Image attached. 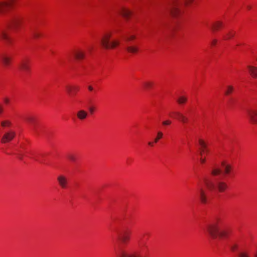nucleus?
I'll return each mask as SVG.
<instances>
[{
    "label": "nucleus",
    "mask_w": 257,
    "mask_h": 257,
    "mask_svg": "<svg viewBox=\"0 0 257 257\" xmlns=\"http://www.w3.org/2000/svg\"><path fill=\"white\" fill-rule=\"evenodd\" d=\"M253 256H254V257H257V249H256V250L254 253Z\"/></svg>",
    "instance_id": "46"
},
{
    "label": "nucleus",
    "mask_w": 257,
    "mask_h": 257,
    "mask_svg": "<svg viewBox=\"0 0 257 257\" xmlns=\"http://www.w3.org/2000/svg\"><path fill=\"white\" fill-rule=\"evenodd\" d=\"M16 136V133L15 131L10 130L6 132L3 136L1 142L3 144L9 143L12 141Z\"/></svg>",
    "instance_id": "5"
},
{
    "label": "nucleus",
    "mask_w": 257,
    "mask_h": 257,
    "mask_svg": "<svg viewBox=\"0 0 257 257\" xmlns=\"http://www.w3.org/2000/svg\"><path fill=\"white\" fill-rule=\"evenodd\" d=\"M193 0H182L180 2L178 0L173 1L168 7V10L174 16H176L179 13V7L183 4L185 5H188L193 2Z\"/></svg>",
    "instance_id": "4"
},
{
    "label": "nucleus",
    "mask_w": 257,
    "mask_h": 257,
    "mask_svg": "<svg viewBox=\"0 0 257 257\" xmlns=\"http://www.w3.org/2000/svg\"><path fill=\"white\" fill-rule=\"evenodd\" d=\"M221 171L218 167L213 166L210 169V175L213 177H215L220 174Z\"/></svg>",
    "instance_id": "19"
},
{
    "label": "nucleus",
    "mask_w": 257,
    "mask_h": 257,
    "mask_svg": "<svg viewBox=\"0 0 257 257\" xmlns=\"http://www.w3.org/2000/svg\"><path fill=\"white\" fill-rule=\"evenodd\" d=\"M57 179L60 186L62 188H67L68 185V181L66 177L63 175H61L58 177Z\"/></svg>",
    "instance_id": "14"
},
{
    "label": "nucleus",
    "mask_w": 257,
    "mask_h": 257,
    "mask_svg": "<svg viewBox=\"0 0 257 257\" xmlns=\"http://www.w3.org/2000/svg\"><path fill=\"white\" fill-rule=\"evenodd\" d=\"M234 35V32H229L228 33H227L226 34V37H224V39H230V38H232V37H233Z\"/></svg>",
    "instance_id": "35"
},
{
    "label": "nucleus",
    "mask_w": 257,
    "mask_h": 257,
    "mask_svg": "<svg viewBox=\"0 0 257 257\" xmlns=\"http://www.w3.org/2000/svg\"><path fill=\"white\" fill-rule=\"evenodd\" d=\"M148 145L151 147H153V143L151 142H150L148 143Z\"/></svg>",
    "instance_id": "45"
},
{
    "label": "nucleus",
    "mask_w": 257,
    "mask_h": 257,
    "mask_svg": "<svg viewBox=\"0 0 257 257\" xmlns=\"http://www.w3.org/2000/svg\"><path fill=\"white\" fill-rule=\"evenodd\" d=\"M117 257H142L136 252L128 253L124 250L121 249L117 253Z\"/></svg>",
    "instance_id": "12"
},
{
    "label": "nucleus",
    "mask_w": 257,
    "mask_h": 257,
    "mask_svg": "<svg viewBox=\"0 0 257 257\" xmlns=\"http://www.w3.org/2000/svg\"><path fill=\"white\" fill-rule=\"evenodd\" d=\"M4 100L5 103H6V104H8L9 103V102H10L9 99L7 98V97L5 98L4 99Z\"/></svg>",
    "instance_id": "41"
},
{
    "label": "nucleus",
    "mask_w": 257,
    "mask_h": 257,
    "mask_svg": "<svg viewBox=\"0 0 257 257\" xmlns=\"http://www.w3.org/2000/svg\"><path fill=\"white\" fill-rule=\"evenodd\" d=\"M203 181L206 187L210 192L214 191L221 193L224 192L228 188L225 182L218 179L212 181L207 178H204Z\"/></svg>",
    "instance_id": "2"
},
{
    "label": "nucleus",
    "mask_w": 257,
    "mask_h": 257,
    "mask_svg": "<svg viewBox=\"0 0 257 257\" xmlns=\"http://www.w3.org/2000/svg\"><path fill=\"white\" fill-rule=\"evenodd\" d=\"M256 60H257V58H256Z\"/></svg>",
    "instance_id": "50"
},
{
    "label": "nucleus",
    "mask_w": 257,
    "mask_h": 257,
    "mask_svg": "<svg viewBox=\"0 0 257 257\" xmlns=\"http://www.w3.org/2000/svg\"><path fill=\"white\" fill-rule=\"evenodd\" d=\"M88 89L90 91H92L94 90L93 87L91 85H89L88 86Z\"/></svg>",
    "instance_id": "43"
},
{
    "label": "nucleus",
    "mask_w": 257,
    "mask_h": 257,
    "mask_svg": "<svg viewBox=\"0 0 257 257\" xmlns=\"http://www.w3.org/2000/svg\"><path fill=\"white\" fill-rule=\"evenodd\" d=\"M75 58L76 60H80L85 58V53L81 50H77L73 53Z\"/></svg>",
    "instance_id": "15"
},
{
    "label": "nucleus",
    "mask_w": 257,
    "mask_h": 257,
    "mask_svg": "<svg viewBox=\"0 0 257 257\" xmlns=\"http://www.w3.org/2000/svg\"><path fill=\"white\" fill-rule=\"evenodd\" d=\"M205 230L213 238L217 236L220 238H227L231 232L230 228L224 225L220 217H215L206 225Z\"/></svg>",
    "instance_id": "1"
},
{
    "label": "nucleus",
    "mask_w": 257,
    "mask_h": 257,
    "mask_svg": "<svg viewBox=\"0 0 257 257\" xmlns=\"http://www.w3.org/2000/svg\"><path fill=\"white\" fill-rule=\"evenodd\" d=\"M22 19L20 17L14 18L10 24V27L14 30H17L20 26L22 22Z\"/></svg>",
    "instance_id": "10"
},
{
    "label": "nucleus",
    "mask_w": 257,
    "mask_h": 257,
    "mask_svg": "<svg viewBox=\"0 0 257 257\" xmlns=\"http://www.w3.org/2000/svg\"><path fill=\"white\" fill-rule=\"evenodd\" d=\"M203 153H204L203 150H201L200 152V155L201 156H202Z\"/></svg>",
    "instance_id": "47"
},
{
    "label": "nucleus",
    "mask_w": 257,
    "mask_h": 257,
    "mask_svg": "<svg viewBox=\"0 0 257 257\" xmlns=\"http://www.w3.org/2000/svg\"><path fill=\"white\" fill-rule=\"evenodd\" d=\"M238 257H250L249 253L245 251H241L238 253Z\"/></svg>",
    "instance_id": "32"
},
{
    "label": "nucleus",
    "mask_w": 257,
    "mask_h": 257,
    "mask_svg": "<svg viewBox=\"0 0 257 257\" xmlns=\"http://www.w3.org/2000/svg\"><path fill=\"white\" fill-rule=\"evenodd\" d=\"M197 195L201 203L206 204L208 202L207 192L202 187L198 189Z\"/></svg>",
    "instance_id": "7"
},
{
    "label": "nucleus",
    "mask_w": 257,
    "mask_h": 257,
    "mask_svg": "<svg viewBox=\"0 0 257 257\" xmlns=\"http://www.w3.org/2000/svg\"><path fill=\"white\" fill-rule=\"evenodd\" d=\"M120 13L125 19H128L132 14V12L130 10L125 8H122Z\"/></svg>",
    "instance_id": "24"
},
{
    "label": "nucleus",
    "mask_w": 257,
    "mask_h": 257,
    "mask_svg": "<svg viewBox=\"0 0 257 257\" xmlns=\"http://www.w3.org/2000/svg\"><path fill=\"white\" fill-rule=\"evenodd\" d=\"M25 120L28 123H29L30 125H31L32 126V129L34 131L37 132V129L35 125V118L32 116H28V117H26Z\"/></svg>",
    "instance_id": "20"
},
{
    "label": "nucleus",
    "mask_w": 257,
    "mask_h": 257,
    "mask_svg": "<svg viewBox=\"0 0 257 257\" xmlns=\"http://www.w3.org/2000/svg\"><path fill=\"white\" fill-rule=\"evenodd\" d=\"M18 157L19 158V159H20V160H22V158H23L22 156H21V155H19Z\"/></svg>",
    "instance_id": "48"
},
{
    "label": "nucleus",
    "mask_w": 257,
    "mask_h": 257,
    "mask_svg": "<svg viewBox=\"0 0 257 257\" xmlns=\"http://www.w3.org/2000/svg\"><path fill=\"white\" fill-rule=\"evenodd\" d=\"M247 8H248V9H250V7H249V6H248V7H247Z\"/></svg>",
    "instance_id": "49"
},
{
    "label": "nucleus",
    "mask_w": 257,
    "mask_h": 257,
    "mask_svg": "<svg viewBox=\"0 0 257 257\" xmlns=\"http://www.w3.org/2000/svg\"><path fill=\"white\" fill-rule=\"evenodd\" d=\"M222 26V23L221 22H216L214 23L211 27V29L213 31L218 30Z\"/></svg>",
    "instance_id": "27"
},
{
    "label": "nucleus",
    "mask_w": 257,
    "mask_h": 257,
    "mask_svg": "<svg viewBox=\"0 0 257 257\" xmlns=\"http://www.w3.org/2000/svg\"><path fill=\"white\" fill-rule=\"evenodd\" d=\"M0 39L5 41L7 42H10V38L6 30H0Z\"/></svg>",
    "instance_id": "21"
},
{
    "label": "nucleus",
    "mask_w": 257,
    "mask_h": 257,
    "mask_svg": "<svg viewBox=\"0 0 257 257\" xmlns=\"http://www.w3.org/2000/svg\"><path fill=\"white\" fill-rule=\"evenodd\" d=\"M221 166L224 168V173L225 174H228L231 170V166L229 164H226L224 162H221Z\"/></svg>",
    "instance_id": "23"
},
{
    "label": "nucleus",
    "mask_w": 257,
    "mask_h": 257,
    "mask_svg": "<svg viewBox=\"0 0 257 257\" xmlns=\"http://www.w3.org/2000/svg\"><path fill=\"white\" fill-rule=\"evenodd\" d=\"M230 248L232 251H235L238 248V245L236 243H233L230 245Z\"/></svg>",
    "instance_id": "34"
},
{
    "label": "nucleus",
    "mask_w": 257,
    "mask_h": 257,
    "mask_svg": "<svg viewBox=\"0 0 257 257\" xmlns=\"http://www.w3.org/2000/svg\"><path fill=\"white\" fill-rule=\"evenodd\" d=\"M0 61L5 67H8L11 62V58L6 54H2L0 57Z\"/></svg>",
    "instance_id": "13"
},
{
    "label": "nucleus",
    "mask_w": 257,
    "mask_h": 257,
    "mask_svg": "<svg viewBox=\"0 0 257 257\" xmlns=\"http://www.w3.org/2000/svg\"><path fill=\"white\" fill-rule=\"evenodd\" d=\"M88 115V112L84 110L80 109L77 113V116L80 120H83L86 119Z\"/></svg>",
    "instance_id": "18"
},
{
    "label": "nucleus",
    "mask_w": 257,
    "mask_h": 257,
    "mask_svg": "<svg viewBox=\"0 0 257 257\" xmlns=\"http://www.w3.org/2000/svg\"><path fill=\"white\" fill-rule=\"evenodd\" d=\"M153 82H145L144 84L145 86L147 88H151L153 86Z\"/></svg>",
    "instance_id": "37"
},
{
    "label": "nucleus",
    "mask_w": 257,
    "mask_h": 257,
    "mask_svg": "<svg viewBox=\"0 0 257 257\" xmlns=\"http://www.w3.org/2000/svg\"><path fill=\"white\" fill-rule=\"evenodd\" d=\"M187 100V98L184 96H181L179 97V98L177 99V102L180 104H182L186 102Z\"/></svg>",
    "instance_id": "28"
},
{
    "label": "nucleus",
    "mask_w": 257,
    "mask_h": 257,
    "mask_svg": "<svg viewBox=\"0 0 257 257\" xmlns=\"http://www.w3.org/2000/svg\"><path fill=\"white\" fill-rule=\"evenodd\" d=\"M246 113L252 123H257V110L247 109L246 110Z\"/></svg>",
    "instance_id": "9"
},
{
    "label": "nucleus",
    "mask_w": 257,
    "mask_h": 257,
    "mask_svg": "<svg viewBox=\"0 0 257 257\" xmlns=\"http://www.w3.org/2000/svg\"><path fill=\"white\" fill-rule=\"evenodd\" d=\"M20 70L24 73H29L31 70L30 61L29 59H23L19 66Z\"/></svg>",
    "instance_id": "6"
},
{
    "label": "nucleus",
    "mask_w": 257,
    "mask_h": 257,
    "mask_svg": "<svg viewBox=\"0 0 257 257\" xmlns=\"http://www.w3.org/2000/svg\"><path fill=\"white\" fill-rule=\"evenodd\" d=\"M200 161L201 163L204 164V163H205V162L206 161V159L205 158H201L200 159Z\"/></svg>",
    "instance_id": "40"
},
{
    "label": "nucleus",
    "mask_w": 257,
    "mask_h": 257,
    "mask_svg": "<svg viewBox=\"0 0 257 257\" xmlns=\"http://www.w3.org/2000/svg\"><path fill=\"white\" fill-rule=\"evenodd\" d=\"M217 43V40H215V39H214L212 41L211 43V44L212 45V46H214L216 44V43Z\"/></svg>",
    "instance_id": "42"
},
{
    "label": "nucleus",
    "mask_w": 257,
    "mask_h": 257,
    "mask_svg": "<svg viewBox=\"0 0 257 257\" xmlns=\"http://www.w3.org/2000/svg\"><path fill=\"white\" fill-rule=\"evenodd\" d=\"M32 35L34 38L37 39L41 36V34L36 31H34L32 32Z\"/></svg>",
    "instance_id": "33"
},
{
    "label": "nucleus",
    "mask_w": 257,
    "mask_h": 257,
    "mask_svg": "<svg viewBox=\"0 0 257 257\" xmlns=\"http://www.w3.org/2000/svg\"><path fill=\"white\" fill-rule=\"evenodd\" d=\"M136 39V37L134 35H130L128 36L126 38V40L128 41L133 40Z\"/></svg>",
    "instance_id": "39"
},
{
    "label": "nucleus",
    "mask_w": 257,
    "mask_h": 257,
    "mask_svg": "<svg viewBox=\"0 0 257 257\" xmlns=\"http://www.w3.org/2000/svg\"><path fill=\"white\" fill-rule=\"evenodd\" d=\"M15 0H0V14L6 13L11 7Z\"/></svg>",
    "instance_id": "8"
},
{
    "label": "nucleus",
    "mask_w": 257,
    "mask_h": 257,
    "mask_svg": "<svg viewBox=\"0 0 257 257\" xmlns=\"http://www.w3.org/2000/svg\"><path fill=\"white\" fill-rule=\"evenodd\" d=\"M69 159L72 162H75L76 161V157L73 154H70L68 156Z\"/></svg>",
    "instance_id": "36"
},
{
    "label": "nucleus",
    "mask_w": 257,
    "mask_h": 257,
    "mask_svg": "<svg viewBox=\"0 0 257 257\" xmlns=\"http://www.w3.org/2000/svg\"><path fill=\"white\" fill-rule=\"evenodd\" d=\"M198 143L201 147V150H203L204 153H208L209 150L207 148V145L201 139L199 140Z\"/></svg>",
    "instance_id": "25"
},
{
    "label": "nucleus",
    "mask_w": 257,
    "mask_h": 257,
    "mask_svg": "<svg viewBox=\"0 0 257 257\" xmlns=\"http://www.w3.org/2000/svg\"><path fill=\"white\" fill-rule=\"evenodd\" d=\"M128 52L132 54H136L139 51V48L136 46H131L126 48Z\"/></svg>",
    "instance_id": "26"
},
{
    "label": "nucleus",
    "mask_w": 257,
    "mask_h": 257,
    "mask_svg": "<svg viewBox=\"0 0 257 257\" xmlns=\"http://www.w3.org/2000/svg\"><path fill=\"white\" fill-rule=\"evenodd\" d=\"M131 233L128 231H124L119 234L118 238L123 243H126L130 239Z\"/></svg>",
    "instance_id": "11"
},
{
    "label": "nucleus",
    "mask_w": 257,
    "mask_h": 257,
    "mask_svg": "<svg viewBox=\"0 0 257 257\" xmlns=\"http://www.w3.org/2000/svg\"><path fill=\"white\" fill-rule=\"evenodd\" d=\"M233 90V87L231 85H228L226 86V89L225 91V95H228L230 94Z\"/></svg>",
    "instance_id": "29"
},
{
    "label": "nucleus",
    "mask_w": 257,
    "mask_h": 257,
    "mask_svg": "<svg viewBox=\"0 0 257 257\" xmlns=\"http://www.w3.org/2000/svg\"><path fill=\"white\" fill-rule=\"evenodd\" d=\"M163 133L161 132V131H159L157 133V135L156 138L154 140V142L155 143H157L158 142V141L163 137Z\"/></svg>",
    "instance_id": "31"
},
{
    "label": "nucleus",
    "mask_w": 257,
    "mask_h": 257,
    "mask_svg": "<svg viewBox=\"0 0 257 257\" xmlns=\"http://www.w3.org/2000/svg\"><path fill=\"white\" fill-rule=\"evenodd\" d=\"M175 118L183 123H186L188 121V118L183 114L178 111L174 112Z\"/></svg>",
    "instance_id": "16"
},
{
    "label": "nucleus",
    "mask_w": 257,
    "mask_h": 257,
    "mask_svg": "<svg viewBox=\"0 0 257 257\" xmlns=\"http://www.w3.org/2000/svg\"><path fill=\"white\" fill-rule=\"evenodd\" d=\"M12 125V122L9 120H6L1 122V125L3 127H10Z\"/></svg>",
    "instance_id": "30"
},
{
    "label": "nucleus",
    "mask_w": 257,
    "mask_h": 257,
    "mask_svg": "<svg viewBox=\"0 0 257 257\" xmlns=\"http://www.w3.org/2000/svg\"><path fill=\"white\" fill-rule=\"evenodd\" d=\"M171 123V121L170 120H166L162 122V124L164 125H170Z\"/></svg>",
    "instance_id": "38"
},
{
    "label": "nucleus",
    "mask_w": 257,
    "mask_h": 257,
    "mask_svg": "<svg viewBox=\"0 0 257 257\" xmlns=\"http://www.w3.org/2000/svg\"><path fill=\"white\" fill-rule=\"evenodd\" d=\"M247 68L250 75L253 78H257V67L248 65Z\"/></svg>",
    "instance_id": "22"
},
{
    "label": "nucleus",
    "mask_w": 257,
    "mask_h": 257,
    "mask_svg": "<svg viewBox=\"0 0 257 257\" xmlns=\"http://www.w3.org/2000/svg\"><path fill=\"white\" fill-rule=\"evenodd\" d=\"M66 88L68 94L70 95L75 94L79 90V87L78 86L67 85Z\"/></svg>",
    "instance_id": "17"
},
{
    "label": "nucleus",
    "mask_w": 257,
    "mask_h": 257,
    "mask_svg": "<svg viewBox=\"0 0 257 257\" xmlns=\"http://www.w3.org/2000/svg\"><path fill=\"white\" fill-rule=\"evenodd\" d=\"M89 111H90V112L91 113H93V111H94V108H93V107H90V108H89Z\"/></svg>",
    "instance_id": "44"
},
{
    "label": "nucleus",
    "mask_w": 257,
    "mask_h": 257,
    "mask_svg": "<svg viewBox=\"0 0 257 257\" xmlns=\"http://www.w3.org/2000/svg\"><path fill=\"white\" fill-rule=\"evenodd\" d=\"M112 32H105L102 35L100 40L102 46L106 49H113L120 45V41L117 39L111 40Z\"/></svg>",
    "instance_id": "3"
}]
</instances>
